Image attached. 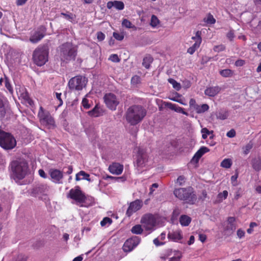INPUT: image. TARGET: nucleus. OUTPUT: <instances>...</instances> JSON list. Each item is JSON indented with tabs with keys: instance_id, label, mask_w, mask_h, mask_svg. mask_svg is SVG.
Returning a JSON list of instances; mask_svg holds the SVG:
<instances>
[{
	"instance_id": "nucleus-15",
	"label": "nucleus",
	"mask_w": 261,
	"mask_h": 261,
	"mask_svg": "<svg viewBox=\"0 0 261 261\" xmlns=\"http://www.w3.org/2000/svg\"><path fill=\"white\" fill-rule=\"evenodd\" d=\"M189 106L191 109H193L197 114L203 113L207 111L209 109V106L207 104H202L198 105L197 104L195 99L191 98L189 101Z\"/></svg>"
},
{
	"instance_id": "nucleus-50",
	"label": "nucleus",
	"mask_w": 261,
	"mask_h": 261,
	"mask_svg": "<svg viewBox=\"0 0 261 261\" xmlns=\"http://www.w3.org/2000/svg\"><path fill=\"white\" fill-rule=\"evenodd\" d=\"M228 196V192L226 190L223 191L222 192L219 193L218 197L219 199H226Z\"/></svg>"
},
{
	"instance_id": "nucleus-38",
	"label": "nucleus",
	"mask_w": 261,
	"mask_h": 261,
	"mask_svg": "<svg viewBox=\"0 0 261 261\" xmlns=\"http://www.w3.org/2000/svg\"><path fill=\"white\" fill-rule=\"evenodd\" d=\"M160 20L158 18V17L154 15H152L151 17V20L150 24L153 28H155L159 24Z\"/></svg>"
},
{
	"instance_id": "nucleus-60",
	"label": "nucleus",
	"mask_w": 261,
	"mask_h": 261,
	"mask_svg": "<svg viewBox=\"0 0 261 261\" xmlns=\"http://www.w3.org/2000/svg\"><path fill=\"white\" fill-rule=\"evenodd\" d=\"M39 175L43 178H46L47 176L43 169H39L38 171Z\"/></svg>"
},
{
	"instance_id": "nucleus-26",
	"label": "nucleus",
	"mask_w": 261,
	"mask_h": 261,
	"mask_svg": "<svg viewBox=\"0 0 261 261\" xmlns=\"http://www.w3.org/2000/svg\"><path fill=\"white\" fill-rule=\"evenodd\" d=\"M252 166L253 169L256 171H259L261 170V156L258 155L257 156L253 158L252 160Z\"/></svg>"
},
{
	"instance_id": "nucleus-62",
	"label": "nucleus",
	"mask_w": 261,
	"mask_h": 261,
	"mask_svg": "<svg viewBox=\"0 0 261 261\" xmlns=\"http://www.w3.org/2000/svg\"><path fill=\"white\" fill-rule=\"evenodd\" d=\"M28 0H17L16 4L17 6H22L26 3Z\"/></svg>"
},
{
	"instance_id": "nucleus-3",
	"label": "nucleus",
	"mask_w": 261,
	"mask_h": 261,
	"mask_svg": "<svg viewBox=\"0 0 261 261\" xmlns=\"http://www.w3.org/2000/svg\"><path fill=\"white\" fill-rule=\"evenodd\" d=\"M173 193L176 198L191 204H194L197 200V196L191 187L175 189Z\"/></svg>"
},
{
	"instance_id": "nucleus-39",
	"label": "nucleus",
	"mask_w": 261,
	"mask_h": 261,
	"mask_svg": "<svg viewBox=\"0 0 261 261\" xmlns=\"http://www.w3.org/2000/svg\"><path fill=\"white\" fill-rule=\"evenodd\" d=\"M201 32L200 31H197L196 32V34L195 36H193L192 37V39L195 41V42H197L200 40V42H202V38H201Z\"/></svg>"
},
{
	"instance_id": "nucleus-52",
	"label": "nucleus",
	"mask_w": 261,
	"mask_h": 261,
	"mask_svg": "<svg viewBox=\"0 0 261 261\" xmlns=\"http://www.w3.org/2000/svg\"><path fill=\"white\" fill-rule=\"evenodd\" d=\"M245 61L242 59H239L235 62L234 65L237 67H241L244 65Z\"/></svg>"
},
{
	"instance_id": "nucleus-8",
	"label": "nucleus",
	"mask_w": 261,
	"mask_h": 261,
	"mask_svg": "<svg viewBox=\"0 0 261 261\" xmlns=\"http://www.w3.org/2000/svg\"><path fill=\"white\" fill-rule=\"evenodd\" d=\"M40 121L47 126L49 128L55 127V121L54 118L48 111H45L40 107L38 114Z\"/></svg>"
},
{
	"instance_id": "nucleus-45",
	"label": "nucleus",
	"mask_w": 261,
	"mask_h": 261,
	"mask_svg": "<svg viewBox=\"0 0 261 261\" xmlns=\"http://www.w3.org/2000/svg\"><path fill=\"white\" fill-rule=\"evenodd\" d=\"M5 87L9 90V91L11 93H12L13 88L9 82V79L7 77H5Z\"/></svg>"
},
{
	"instance_id": "nucleus-51",
	"label": "nucleus",
	"mask_w": 261,
	"mask_h": 261,
	"mask_svg": "<svg viewBox=\"0 0 261 261\" xmlns=\"http://www.w3.org/2000/svg\"><path fill=\"white\" fill-rule=\"evenodd\" d=\"M97 38L98 41H102L105 38V35L101 32H98L97 33Z\"/></svg>"
},
{
	"instance_id": "nucleus-24",
	"label": "nucleus",
	"mask_w": 261,
	"mask_h": 261,
	"mask_svg": "<svg viewBox=\"0 0 261 261\" xmlns=\"http://www.w3.org/2000/svg\"><path fill=\"white\" fill-rule=\"evenodd\" d=\"M182 238L181 230L170 232L168 234V238L174 242H178L179 240H181Z\"/></svg>"
},
{
	"instance_id": "nucleus-14",
	"label": "nucleus",
	"mask_w": 261,
	"mask_h": 261,
	"mask_svg": "<svg viewBox=\"0 0 261 261\" xmlns=\"http://www.w3.org/2000/svg\"><path fill=\"white\" fill-rule=\"evenodd\" d=\"M48 190V187L46 184H38L31 190V195L34 197H39L46 194Z\"/></svg>"
},
{
	"instance_id": "nucleus-42",
	"label": "nucleus",
	"mask_w": 261,
	"mask_h": 261,
	"mask_svg": "<svg viewBox=\"0 0 261 261\" xmlns=\"http://www.w3.org/2000/svg\"><path fill=\"white\" fill-rule=\"evenodd\" d=\"M112 222V220L109 217H105L103 219V220L100 222V225L101 226H105L107 224L109 225L111 224Z\"/></svg>"
},
{
	"instance_id": "nucleus-4",
	"label": "nucleus",
	"mask_w": 261,
	"mask_h": 261,
	"mask_svg": "<svg viewBox=\"0 0 261 261\" xmlns=\"http://www.w3.org/2000/svg\"><path fill=\"white\" fill-rule=\"evenodd\" d=\"M59 48L60 56L62 61L67 62L75 59L77 50L72 43H64L59 46Z\"/></svg>"
},
{
	"instance_id": "nucleus-21",
	"label": "nucleus",
	"mask_w": 261,
	"mask_h": 261,
	"mask_svg": "<svg viewBox=\"0 0 261 261\" xmlns=\"http://www.w3.org/2000/svg\"><path fill=\"white\" fill-rule=\"evenodd\" d=\"M209 151L210 149L207 147L205 146L201 147L194 154V156L192 158V160L195 162L196 163L198 162L199 159L201 158V156L204 154Z\"/></svg>"
},
{
	"instance_id": "nucleus-18",
	"label": "nucleus",
	"mask_w": 261,
	"mask_h": 261,
	"mask_svg": "<svg viewBox=\"0 0 261 261\" xmlns=\"http://www.w3.org/2000/svg\"><path fill=\"white\" fill-rule=\"evenodd\" d=\"M109 171L116 175L121 174L123 170V165L118 163H113L109 167Z\"/></svg>"
},
{
	"instance_id": "nucleus-48",
	"label": "nucleus",
	"mask_w": 261,
	"mask_h": 261,
	"mask_svg": "<svg viewBox=\"0 0 261 261\" xmlns=\"http://www.w3.org/2000/svg\"><path fill=\"white\" fill-rule=\"evenodd\" d=\"M82 104L83 107L86 109H89L91 107L89 103V100L86 98H83Z\"/></svg>"
},
{
	"instance_id": "nucleus-43",
	"label": "nucleus",
	"mask_w": 261,
	"mask_h": 261,
	"mask_svg": "<svg viewBox=\"0 0 261 261\" xmlns=\"http://www.w3.org/2000/svg\"><path fill=\"white\" fill-rule=\"evenodd\" d=\"M226 47L224 45L220 44L218 45H215L214 48L213 50L215 52H220L222 51H224Z\"/></svg>"
},
{
	"instance_id": "nucleus-33",
	"label": "nucleus",
	"mask_w": 261,
	"mask_h": 261,
	"mask_svg": "<svg viewBox=\"0 0 261 261\" xmlns=\"http://www.w3.org/2000/svg\"><path fill=\"white\" fill-rule=\"evenodd\" d=\"M233 71L229 69H225L220 71V75L225 77L231 76L233 75Z\"/></svg>"
},
{
	"instance_id": "nucleus-55",
	"label": "nucleus",
	"mask_w": 261,
	"mask_h": 261,
	"mask_svg": "<svg viewBox=\"0 0 261 261\" xmlns=\"http://www.w3.org/2000/svg\"><path fill=\"white\" fill-rule=\"evenodd\" d=\"M27 258L24 255H19L13 259V261H26Z\"/></svg>"
},
{
	"instance_id": "nucleus-17",
	"label": "nucleus",
	"mask_w": 261,
	"mask_h": 261,
	"mask_svg": "<svg viewBox=\"0 0 261 261\" xmlns=\"http://www.w3.org/2000/svg\"><path fill=\"white\" fill-rule=\"evenodd\" d=\"M139 241L137 237L131 238L127 240L124 243L123 249L125 252H129L132 251L135 247L137 246Z\"/></svg>"
},
{
	"instance_id": "nucleus-12",
	"label": "nucleus",
	"mask_w": 261,
	"mask_h": 261,
	"mask_svg": "<svg viewBox=\"0 0 261 261\" xmlns=\"http://www.w3.org/2000/svg\"><path fill=\"white\" fill-rule=\"evenodd\" d=\"M104 101L107 107L112 111L116 110L119 101L116 96L112 93H107L103 97Z\"/></svg>"
},
{
	"instance_id": "nucleus-53",
	"label": "nucleus",
	"mask_w": 261,
	"mask_h": 261,
	"mask_svg": "<svg viewBox=\"0 0 261 261\" xmlns=\"http://www.w3.org/2000/svg\"><path fill=\"white\" fill-rule=\"evenodd\" d=\"M236 133L234 129H231L229 131H228L227 134V137L229 138H233L236 136Z\"/></svg>"
},
{
	"instance_id": "nucleus-64",
	"label": "nucleus",
	"mask_w": 261,
	"mask_h": 261,
	"mask_svg": "<svg viewBox=\"0 0 261 261\" xmlns=\"http://www.w3.org/2000/svg\"><path fill=\"white\" fill-rule=\"evenodd\" d=\"M181 257V255L177 257H172L169 259V261H179Z\"/></svg>"
},
{
	"instance_id": "nucleus-34",
	"label": "nucleus",
	"mask_w": 261,
	"mask_h": 261,
	"mask_svg": "<svg viewBox=\"0 0 261 261\" xmlns=\"http://www.w3.org/2000/svg\"><path fill=\"white\" fill-rule=\"evenodd\" d=\"M168 82L172 84L173 88L176 90L179 91L181 89V85L180 83L176 82L174 79L170 78L168 80Z\"/></svg>"
},
{
	"instance_id": "nucleus-63",
	"label": "nucleus",
	"mask_w": 261,
	"mask_h": 261,
	"mask_svg": "<svg viewBox=\"0 0 261 261\" xmlns=\"http://www.w3.org/2000/svg\"><path fill=\"white\" fill-rule=\"evenodd\" d=\"M241 196V189L240 188L239 189H238L236 192V193H235V195H234V198L236 199H238Z\"/></svg>"
},
{
	"instance_id": "nucleus-30",
	"label": "nucleus",
	"mask_w": 261,
	"mask_h": 261,
	"mask_svg": "<svg viewBox=\"0 0 261 261\" xmlns=\"http://www.w3.org/2000/svg\"><path fill=\"white\" fill-rule=\"evenodd\" d=\"M153 60V58L150 55H148L143 58L142 65L146 69H148Z\"/></svg>"
},
{
	"instance_id": "nucleus-31",
	"label": "nucleus",
	"mask_w": 261,
	"mask_h": 261,
	"mask_svg": "<svg viewBox=\"0 0 261 261\" xmlns=\"http://www.w3.org/2000/svg\"><path fill=\"white\" fill-rule=\"evenodd\" d=\"M88 113V115L91 117H98L101 115L100 108L97 105H96L95 107L91 111H89Z\"/></svg>"
},
{
	"instance_id": "nucleus-28",
	"label": "nucleus",
	"mask_w": 261,
	"mask_h": 261,
	"mask_svg": "<svg viewBox=\"0 0 261 261\" xmlns=\"http://www.w3.org/2000/svg\"><path fill=\"white\" fill-rule=\"evenodd\" d=\"M4 96L2 94H0V117L3 118L5 117L6 113V110L4 102Z\"/></svg>"
},
{
	"instance_id": "nucleus-13",
	"label": "nucleus",
	"mask_w": 261,
	"mask_h": 261,
	"mask_svg": "<svg viewBox=\"0 0 261 261\" xmlns=\"http://www.w3.org/2000/svg\"><path fill=\"white\" fill-rule=\"evenodd\" d=\"M148 161V155L146 150L139 147L136 155V163L138 167H143L145 166Z\"/></svg>"
},
{
	"instance_id": "nucleus-35",
	"label": "nucleus",
	"mask_w": 261,
	"mask_h": 261,
	"mask_svg": "<svg viewBox=\"0 0 261 261\" xmlns=\"http://www.w3.org/2000/svg\"><path fill=\"white\" fill-rule=\"evenodd\" d=\"M143 229L141 225L138 224L133 226L131 229V231L134 234H140L143 232Z\"/></svg>"
},
{
	"instance_id": "nucleus-40",
	"label": "nucleus",
	"mask_w": 261,
	"mask_h": 261,
	"mask_svg": "<svg viewBox=\"0 0 261 261\" xmlns=\"http://www.w3.org/2000/svg\"><path fill=\"white\" fill-rule=\"evenodd\" d=\"M201 133H202V138L203 139H206L207 137V136L210 135L211 133H213V131L210 132L207 128H203L201 129Z\"/></svg>"
},
{
	"instance_id": "nucleus-6",
	"label": "nucleus",
	"mask_w": 261,
	"mask_h": 261,
	"mask_svg": "<svg viewBox=\"0 0 261 261\" xmlns=\"http://www.w3.org/2000/svg\"><path fill=\"white\" fill-rule=\"evenodd\" d=\"M16 145V141L10 133L0 129V146L5 150H11Z\"/></svg>"
},
{
	"instance_id": "nucleus-32",
	"label": "nucleus",
	"mask_w": 261,
	"mask_h": 261,
	"mask_svg": "<svg viewBox=\"0 0 261 261\" xmlns=\"http://www.w3.org/2000/svg\"><path fill=\"white\" fill-rule=\"evenodd\" d=\"M201 43L200 42V40L195 42L192 46L190 47L188 50L187 53L190 55H193L195 51L200 47Z\"/></svg>"
},
{
	"instance_id": "nucleus-41",
	"label": "nucleus",
	"mask_w": 261,
	"mask_h": 261,
	"mask_svg": "<svg viewBox=\"0 0 261 261\" xmlns=\"http://www.w3.org/2000/svg\"><path fill=\"white\" fill-rule=\"evenodd\" d=\"M205 21L208 24H213L215 23L216 19L214 18L213 16L211 13H209L207 15V18Z\"/></svg>"
},
{
	"instance_id": "nucleus-23",
	"label": "nucleus",
	"mask_w": 261,
	"mask_h": 261,
	"mask_svg": "<svg viewBox=\"0 0 261 261\" xmlns=\"http://www.w3.org/2000/svg\"><path fill=\"white\" fill-rule=\"evenodd\" d=\"M221 90V88L219 86L210 87L205 90L204 93L210 97H214L220 92Z\"/></svg>"
},
{
	"instance_id": "nucleus-1",
	"label": "nucleus",
	"mask_w": 261,
	"mask_h": 261,
	"mask_svg": "<svg viewBox=\"0 0 261 261\" xmlns=\"http://www.w3.org/2000/svg\"><path fill=\"white\" fill-rule=\"evenodd\" d=\"M10 177L19 184L30 173L29 163L23 158H17L12 160L8 166Z\"/></svg>"
},
{
	"instance_id": "nucleus-44",
	"label": "nucleus",
	"mask_w": 261,
	"mask_h": 261,
	"mask_svg": "<svg viewBox=\"0 0 261 261\" xmlns=\"http://www.w3.org/2000/svg\"><path fill=\"white\" fill-rule=\"evenodd\" d=\"M113 36L115 39L118 41H122L124 39V35L122 33L114 32Z\"/></svg>"
},
{
	"instance_id": "nucleus-58",
	"label": "nucleus",
	"mask_w": 261,
	"mask_h": 261,
	"mask_svg": "<svg viewBox=\"0 0 261 261\" xmlns=\"http://www.w3.org/2000/svg\"><path fill=\"white\" fill-rule=\"evenodd\" d=\"M245 231L241 229H239L237 232V234L240 239H241L242 238L244 237L245 236Z\"/></svg>"
},
{
	"instance_id": "nucleus-7",
	"label": "nucleus",
	"mask_w": 261,
	"mask_h": 261,
	"mask_svg": "<svg viewBox=\"0 0 261 261\" xmlns=\"http://www.w3.org/2000/svg\"><path fill=\"white\" fill-rule=\"evenodd\" d=\"M222 233L225 237L231 236L237 227L236 218L233 217H229L227 220L222 224Z\"/></svg>"
},
{
	"instance_id": "nucleus-19",
	"label": "nucleus",
	"mask_w": 261,
	"mask_h": 261,
	"mask_svg": "<svg viewBox=\"0 0 261 261\" xmlns=\"http://www.w3.org/2000/svg\"><path fill=\"white\" fill-rule=\"evenodd\" d=\"M142 206V201L139 199H137L130 203L126 212H136L140 210Z\"/></svg>"
},
{
	"instance_id": "nucleus-37",
	"label": "nucleus",
	"mask_w": 261,
	"mask_h": 261,
	"mask_svg": "<svg viewBox=\"0 0 261 261\" xmlns=\"http://www.w3.org/2000/svg\"><path fill=\"white\" fill-rule=\"evenodd\" d=\"M122 25L123 27H125L126 28L130 29V28H135L136 29V27L132 24V23L128 19L126 18H124L122 21Z\"/></svg>"
},
{
	"instance_id": "nucleus-25",
	"label": "nucleus",
	"mask_w": 261,
	"mask_h": 261,
	"mask_svg": "<svg viewBox=\"0 0 261 261\" xmlns=\"http://www.w3.org/2000/svg\"><path fill=\"white\" fill-rule=\"evenodd\" d=\"M45 36V34L40 31H37L30 38V41L33 43H36L40 41Z\"/></svg>"
},
{
	"instance_id": "nucleus-2",
	"label": "nucleus",
	"mask_w": 261,
	"mask_h": 261,
	"mask_svg": "<svg viewBox=\"0 0 261 261\" xmlns=\"http://www.w3.org/2000/svg\"><path fill=\"white\" fill-rule=\"evenodd\" d=\"M146 114L147 111L143 107L134 105L127 109L125 117L126 121L130 125H136L144 119Z\"/></svg>"
},
{
	"instance_id": "nucleus-29",
	"label": "nucleus",
	"mask_w": 261,
	"mask_h": 261,
	"mask_svg": "<svg viewBox=\"0 0 261 261\" xmlns=\"http://www.w3.org/2000/svg\"><path fill=\"white\" fill-rule=\"evenodd\" d=\"M191 221V218L187 215H182L179 218V222L182 226H187Z\"/></svg>"
},
{
	"instance_id": "nucleus-22",
	"label": "nucleus",
	"mask_w": 261,
	"mask_h": 261,
	"mask_svg": "<svg viewBox=\"0 0 261 261\" xmlns=\"http://www.w3.org/2000/svg\"><path fill=\"white\" fill-rule=\"evenodd\" d=\"M165 105L170 109L174 110L176 112L181 113L186 116H188L189 115L188 113L185 111V109L183 108L179 107L176 104H173L171 102H166Z\"/></svg>"
},
{
	"instance_id": "nucleus-47",
	"label": "nucleus",
	"mask_w": 261,
	"mask_h": 261,
	"mask_svg": "<svg viewBox=\"0 0 261 261\" xmlns=\"http://www.w3.org/2000/svg\"><path fill=\"white\" fill-rule=\"evenodd\" d=\"M109 60L115 63L119 62L120 60L117 54H112L110 56Z\"/></svg>"
},
{
	"instance_id": "nucleus-20",
	"label": "nucleus",
	"mask_w": 261,
	"mask_h": 261,
	"mask_svg": "<svg viewBox=\"0 0 261 261\" xmlns=\"http://www.w3.org/2000/svg\"><path fill=\"white\" fill-rule=\"evenodd\" d=\"M115 7L118 10H122L124 8V4L123 2L119 1H109L107 4V7L111 9Z\"/></svg>"
},
{
	"instance_id": "nucleus-5",
	"label": "nucleus",
	"mask_w": 261,
	"mask_h": 261,
	"mask_svg": "<svg viewBox=\"0 0 261 261\" xmlns=\"http://www.w3.org/2000/svg\"><path fill=\"white\" fill-rule=\"evenodd\" d=\"M48 48L46 45H40L37 47L33 54V60L38 66L44 65L48 59Z\"/></svg>"
},
{
	"instance_id": "nucleus-10",
	"label": "nucleus",
	"mask_w": 261,
	"mask_h": 261,
	"mask_svg": "<svg viewBox=\"0 0 261 261\" xmlns=\"http://www.w3.org/2000/svg\"><path fill=\"white\" fill-rule=\"evenodd\" d=\"M141 223L146 230H151L156 225V217L152 214H145L141 218Z\"/></svg>"
},
{
	"instance_id": "nucleus-36",
	"label": "nucleus",
	"mask_w": 261,
	"mask_h": 261,
	"mask_svg": "<svg viewBox=\"0 0 261 261\" xmlns=\"http://www.w3.org/2000/svg\"><path fill=\"white\" fill-rule=\"evenodd\" d=\"M232 165V162L230 159H225L221 163V166L225 168H229Z\"/></svg>"
},
{
	"instance_id": "nucleus-27",
	"label": "nucleus",
	"mask_w": 261,
	"mask_h": 261,
	"mask_svg": "<svg viewBox=\"0 0 261 261\" xmlns=\"http://www.w3.org/2000/svg\"><path fill=\"white\" fill-rule=\"evenodd\" d=\"M90 175L84 171H80L75 175V180L76 181H79L82 179H86L88 181H90V179L89 178Z\"/></svg>"
},
{
	"instance_id": "nucleus-46",
	"label": "nucleus",
	"mask_w": 261,
	"mask_h": 261,
	"mask_svg": "<svg viewBox=\"0 0 261 261\" xmlns=\"http://www.w3.org/2000/svg\"><path fill=\"white\" fill-rule=\"evenodd\" d=\"M61 15L63 16L67 20H69L70 21L72 20L75 18V15H74L73 14H72L71 13L70 14H66V13L62 12L61 13Z\"/></svg>"
},
{
	"instance_id": "nucleus-61",
	"label": "nucleus",
	"mask_w": 261,
	"mask_h": 261,
	"mask_svg": "<svg viewBox=\"0 0 261 261\" xmlns=\"http://www.w3.org/2000/svg\"><path fill=\"white\" fill-rule=\"evenodd\" d=\"M199 239L201 242L203 243L205 241L206 239V236L205 234H199Z\"/></svg>"
},
{
	"instance_id": "nucleus-57",
	"label": "nucleus",
	"mask_w": 261,
	"mask_h": 261,
	"mask_svg": "<svg viewBox=\"0 0 261 261\" xmlns=\"http://www.w3.org/2000/svg\"><path fill=\"white\" fill-rule=\"evenodd\" d=\"M226 36L230 41H232L234 37L233 32L232 31H230L227 33Z\"/></svg>"
},
{
	"instance_id": "nucleus-54",
	"label": "nucleus",
	"mask_w": 261,
	"mask_h": 261,
	"mask_svg": "<svg viewBox=\"0 0 261 261\" xmlns=\"http://www.w3.org/2000/svg\"><path fill=\"white\" fill-rule=\"evenodd\" d=\"M238 174H236L234 175H232L231 177V182L232 185L233 186H235L237 185V178H238Z\"/></svg>"
},
{
	"instance_id": "nucleus-49",
	"label": "nucleus",
	"mask_w": 261,
	"mask_h": 261,
	"mask_svg": "<svg viewBox=\"0 0 261 261\" xmlns=\"http://www.w3.org/2000/svg\"><path fill=\"white\" fill-rule=\"evenodd\" d=\"M55 94H56V98L59 101L58 107H59L61 106H62L63 103V100L61 98L62 94H61V93L56 92Z\"/></svg>"
},
{
	"instance_id": "nucleus-16",
	"label": "nucleus",
	"mask_w": 261,
	"mask_h": 261,
	"mask_svg": "<svg viewBox=\"0 0 261 261\" xmlns=\"http://www.w3.org/2000/svg\"><path fill=\"white\" fill-rule=\"evenodd\" d=\"M49 173L54 182L56 184L62 183V179L63 178L62 171L56 169H51Z\"/></svg>"
},
{
	"instance_id": "nucleus-59",
	"label": "nucleus",
	"mask_w": 261,
	"mask_h": 261,
	"mask_svg": "<svg viewBox=\"0 0 261 261\" xmlns=\"http://www.w3.org/2000/svg\"><path fill=\"white\" fill-rule=\"evenodd\" d=\"M228 117V114L225 112L224 113H219L218 117L221 120H225Z\"/></svg>"
},
{
	"instance_id": "nucleus-56",
	"label": "nucleus",
	"mask_w": 261,
	"mask_h": 261,
	"mask_svg": "<svg viewBox=\"0 0 261 261\" xmlns=\"http://www.w3.org/2000/svg\"><path fill=\"white\" fill-rule=\"evenodd\" d=\"M185 181V177L183 175L179 176L177 179V182L180 186L182 185Z\"/></svg>"
},
{
	"instance_id": "nucleus-9",
	"label": "nucleus",
	"mask_w": 261,
	"mask_h": 261,
	"mask_svg": "<svg viewBox=\"0 0 261 261\" xmlns=\"http://www.w3.org/2000/svg\"><path fill=\"white\" fill-rule=\"evenodd\" d=\"M67 197L79 203H83L86 200L85 194L82 191L79 186H76L74 188L70 189Z\"/></svg>"
},
{
	"instance_id": "nucleus-11",
	"label": "nucleus",
	"mask_w": 261,
	"mask_h": 261,
	"mask_svg": "<svg viewBox=\"0 0 261 261\" xmlns=\"http://www.w3.org/2000/svg\"><path fill=\"white\" fill-rule=\"evenodd\" d=\"M68 87L71 90H81L85 85V80L81 75L71 78L68 82Z\"/></svg>"
}]
</instances>
